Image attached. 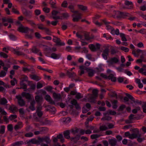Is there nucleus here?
I'll return each mask as SVG.
<instances>
[{"instance_id":"13d9d810","label":"nucleus","mask_w":146,"mask_h":146,"mask_svg":"<svg viewBox=\"0 0 146 146\" xmlns=\"http://www.w3.org/2000/svg\"><path fill=\"white\" fill-rule=\"evenodd\" d=\"M37 26H38V28L40 30H44L45 27H43V25L42 24H40L37 25Z\"/></svg>"},{"instance_id":"864d4df0","label":"nucleus","mask_w":146,"mask_h":146,"mask_svg":"<svg viewBox=\"0 0 146 146\" xmlns=\"http://www.w3.org/2000/svg\"><path fill=\"white\" fill-rule=\"evenodd\" d=\"M65 45V43L64 42H61V41L59 40L57 42L56 45L57 46H64Z\"/></svg>"},{"instance_id":"4468645a","label":"nucleus","mask_w":146,"mask_h":146,"mask_svg":"<svg viewBox=\"0 0 146 146\" xmlns=\"http://www.w3.org/2000/svg\"><path fill=\"white\" fill-rule=\"evenodd\" d=\"M29 77L32 79L36 81H39L40 79V78L39 76L34 74H29Z\"/></svg>"},{"instance_id":"c756f323","label":"nucleus","mask_w":146,"mask_h":146,"mask_svg":"<svg viewBox=\"0 0 146 146\" xmlns=\"http://www.w3.org/2000/svg\"><path fill=\"white\" fill-rule=\"evenodd\" d=\"M100 131H103L106 130L108 129V127L106 126L105 125H103L101 126L99 128Z\"/></svg>"},{"instance_id":"338daca9","label":"nucleus","mask_w":146,"mask_h":146,"mask_svg":"<svg viewBox=\"0 0 146 146\" xmlns=\"http://www.w3.org/2000/svg\"><path fill=\"white\" fill-rule=\"evenodd\" d=\"M43 87L42 84L40 83V82H38L37 83L36 86V88L37 89H38L42 88Z\"/></svg>"},{"instance_id":"7ed1b4c3","label":"nucleus","mask_w":146,"mask_h":146,"mask_svg":"<svg viewBox=\"0 0 146 146\" xmlns=\"http://www.w3.org/2000/svg\"><path fill=\"white\" fill-rule=\"evenodd\" d=\"M125 95L129 98V99L133 102H131V104H133V103H134L137 104H139L140 105L141 104V101L137 100H135L134 98L130 94L128 93H125Z\"/></svg>"},{"instance_id":"f03ea898","label":"nucleus","mask_w":146,"mask_h":146,"mask_svg":"<svg viewBox=\"0 0 146 146\" xmlns=\"http://www.w3.org/2000/svg\"><path fill=\"white\" fill-rule=\"evenodd\" d=\"M22 80L20 82V85L22 86L23 89H24V91H27V85L24 83V82H27V77L25 75H23L22 76Z\"/></svg>"},{"instance_id":"09e8293b","label":"nucleus","mask_w":146,"mask_h":146,"mask_svg":"<svg viewBox=\"0 0 146 146\" xmlns=\"http://www.w3.org/2000/svg\"><path fill=\"white\" fill-rule=\"evenodd\" d=\"M75 98L78 99H80L83 98V96H82L80 93H78L76 94Z\"/></svg>"},{"instance_id":"4be33fe9","label":"nucleus","mask_w":146,"mask_h":146,"mask_svg":"<svg viewBox=\"0 0 146 146\" xmlns=\"http://www.w3.org/2000/svg\"><path fill=\"white\" fill-rule=\"evenodd\" d=\"M116 113L114 111H113L112 110H108L107 113H104V115H106L107 114H110L112 115H114L116 114Z\"/></svg>"},{"instance_id":"774afa93","label":"nucleus","mask_w":146,"mask_h":146,"mask_svg":"<svg viewBox=\"0 0 146 146\" xmlns=\"http://www.w3.org/2000/svg\"><path fill=\"white\" fill-rule=\"evenodd\" d=\"M61 15H62L64 18L66 19L69 17L68 14L66 13H62Z\"/></svg>"},{"instance_id":"f704fd0d","label":"nucleus","mask_w":146,"mask_h":146,"mask_svg":"<svg viewBox=\"0 0 146 146\" xmlns=\"http://www.w3.org/2000/svg\"><path fill=\"white\" fill-rule=\"evenodd\" d=\"M80 134H77L74 137V140L73 141L75 143H76L80 139Z\"/></svg>"},{"instance_id":"f257e3e1","label":"nucleus","mask_w":146,"mask_h":146,"mask_svg":"<svg viewBox=\"0 0 146 146\" xmlns=\"http://www.w3.org/2000/svg\"><path fill=\"white\" fill-rule=\"evenodd\" d=\"M28 92L30 93H32L34 92L36 89V84L32 81H28Z\"/></svg>"},{"instance_id":"423d86ee","label":"nucleus","mask_w":146,"mask_h":146,"mask_svg":"<svg viewBox=\"0 0 146 146\" xmlns=\"http://www.w3.org/2000/svg\"><path fill=\"white\" fill-rule=\"evenodd\" d=\"M39 140L41 143L43 141H45L47 144H49L51 142V141L49 137L46 136L44 137H40Z\"/></svg>"},{"instance_id":"4c0bfd02","label":"nucleus","mask_w":146,"mask_h":146,"mask_svg":"<svg viewBox=\"0 0 146 146\" xmlns=\"http://www.w3.org/2000/svg\"><path fill=\"white\" fill-rule=\"evenodd\" d=\"M143 117V115H138L136 116H134V119L138 120L140 119Z\"/></svg>"},{"instance_id":"a211bd4d","label":"nucleus","mask_w":146,"mask_h":146,"mask_svg":"<svg viewBox=\"0 0 146 146\" xmlns=\"http://www.w3.org/2000/svg\"><path fill=\"white\" fill-rule=\"evenodd\" d=\"M35 102L34 100L31 102L30 105L29 106V108L32 111H34L35 109Z\"/></svg>"},{"instance_id":"6ab92c4d","label":"nucleus","mask_w":146,"mask_h":146,"mask_svg":"<svg viewBox=\"0 0 146 146\" xmlns=\"http://www.w3.org/2000/svg\"><path fill=\"white\" fill-rule=\"evenodd\" d=\"M46 107H47L50 108V111L53 114H54L55 113V112L56 111V110L54 107L52 106H51L50 105H48L46 106Z\"/></svg>"},{"instance_id":"69168bd1","label":"nucleus","mask_w":146,"mask_h":146,"mask_svg":"<svg viewBox=\"0 0 146 146\" xmlns=\"http://www.w3.org/2000/svg\"><path fill=\"white\" fill-rule=\"evenodd\" d=\"M6 74V72L3 70H2L0 72V77L5 76Z\"/></svg>"},{"instance_id":"393cba45","label":"nucleus","mask_w":146,"mask_h":146,"mask_svg":"<svg viewBox=\"0 0 146 146\" xmlns=\"http://www.w3.org/2000/svg\"><path fill=\"white\" fill-rule=\"evenodd\" d=\"M95 97H96L92 94L88 97V100L90 102H94Z\"/></svg>"},{"instance_id":"0e129e2a","label":"nucleus","mask_w":146,"mask_h":146,"mask_svg":"<svg viewBox=\"0 0 146 146\" xmlns=\"http://www.w3.org/2000/svg\"><path fill=\"white\" fill-rule=\"evenodd\" d=\"M12 12H13L15 14H19V12L18 10H17L16 9H15L13 7L12 8Z\"/></svg>"},{"instance_id":"58836bf2","label":"nucleus","mask_w":146,"mask_h":146,"mask_svg":"<svg viewBox=\"0 0 146 146\" xmlns=\"http://www.w3.org/2000/svg\"><path fill=\"white\" fill-rule=\"evenodd\" d=\"M100 135L97 134H93L91 135V138L92 139H94L99 137Z\"/></svg>"},{"instance_id":"9b49d317","label":"nucleus","mask_w":146,"mask_h":146,"mask_svg":"<svg viewBox=\"0 0 146 146\" xmlns=\"http://www.w3.org/2000/svg\"><path fill=\"white\" fill-rule=\"evenodd\" d=\"M9 109L13 113L17 111L18 110L17 107L14 105H12L11 106H10Z\"/></svg>"},{"instance_id":"e433bc0d","label":"nucleus","mask_w":146,"mask_h":146,"mask_svg":"<svg viewBox=\"0 0 146 146\" xmlns=\"http://www.w3.org/2000/svg\"><path fill=\"white\" fill-rule=\"evenodd\" d=\"M81 18V16H76L75 17H73L72 21L74 22H78L79 19Z\"/></svg>"},{"instance_id":"bf43d9fd","label":"nucleus","mask_w":146,"mask_h":146,"mask_svg":"<svg viewBox=\"0 0 146 146\" xmlns=\"http://www.w3.org/2000/svg\"><path fill=\"white\" fill-rule=\"evenodd\" d=\"M43 11L45 13H48L50 12V9L48 7H44L43 8Z\"/></svg>"},{"instance_id":"6e6552de","label":"nucleus","mask_w":146,"mask_h":146,"mask_svg":"<svg viewBox=\"0 0 146 146\" xmlns=\"http://www.w3.org/2000/svg\"><path fill=\"white\" fill-rule=\"evenodd\" d=\"M118 14H119V15L117 16L116 17L117 19H120L123 18L125 16H128L129 14L125 12H117Z\"/></svg>"},{"instance_id":"72a5a7b5","label":"nucleus","mask_w":146,"mask_h":146,"mask_svg":"<svg viewBox=\"0 0 146 146\" xmlns=\"http://www.w3.org/2000/svg\"><path fill=\"white\" fill-rule=\"evenodd\" d=\"M120 37H121V40L123 41H127V39L125 37V35L122 33H120Z\"/></svg>"},{"instance_id":"603ef678","label":"nucleus","mask_w":146,"mask_h":146,"mask_svg":"<svg viewBox=\"0 0 146 146\" xmlns=\"http://www.w3.org/2000/svg\"><path fill=\"white\" fill-rule=\"evenodd\" d=\"M22 98H25L26 99H27V93L23 92L21 94Z\"/></svg>"},{"instance_id":"bb28decb","label":"nucleus","mask_w":146,"mask_h":146,"mask_svg":"<svg viewBox=\"0 0 146 146\" xmlns=\"http://www.w3.org/2000/svg\"><path fill=\"white\" fill-rule=\"evenodd\" d=\"M104 117H102L101 119V120L103 121H105V120H107V121H109L110 120H111V117L108 116H106V115H104Z\"/></svg>"},{"instance_id":"aec40b11","label":"nucleus","mask_w":146,"mask_h":146,"mask_svg":"<svg viewBox=\"0 0 146 146\" xmlns=\"http://www.w3.org/2000/svg\"><path fill=\"white\" fill-rule=\"evenodd\" d=\"M108 79L111 80L113 82H115L116 81V78L115 77H114V75L111 74L108 76Z\"/></svg>"},{"instance_id":"e2e57ef3","label":"nucleus","mask_w":146,"mask_h":146,"mask_svg":"<svg viewBox=\"0 0 146 146\" xmlns=\"http://www.w3.org/2000/svg\"><path fill=\"white\" fill-rule=\"evenodd\" d=\"M77 103V100L75 99H73L71 101V104L74 106H75Z\"/></svg>"},{"instance_id":"39448f33","label":"nucleus","mask_w":146,"mask_h":146,"mask_svg":"<svg viewBox=\"0 0 146 146\" xmlns=\"http://www.w3.org/2000/svg\"><path fill=\"white\" fill-rule=\"evenodd\" d=\"M39 138H40V137H38L37 140L35 138L32 139L28 141V143H31L33 144L40 145V144L41 142L39 140Z\"/></svg>"},{"instance_id":"8fccbe9b","label":"nucleus","mask_w":146,"mask_h":146,"mask_svg":"<svg viewBox=\"0 0 146 146\" xmlns=\"http://www.w3.org/2000/svg\"><path fill=\"white\" fill-rule=\"evenodd\" d=\"M84 36L85 38V39L86 40H88L92 39V38L90 37L89 35L88 34L85 33Z\"/></svg>"},{"instance_id":"c9c22d12","label":"nucleus","mask_w":146,"mask_h":146,"mask_svg":"<svg viewBox=\"0 0 146 146\" xmlns=\"http://www.w3.org/2000/svg\"><path fill=\"white\" fill-rule=\"evenodd\" d=\"M44 30L47 35H51L52 32L48 28H45Z\"/></svg>"},{"instance_id":"f8f14e48","label":"nucleus","mask_w":146,"mask_h":146,"mask_svg":"<svg viewBox=\"0 0 146 146\" xmlns=\"http://www.w3.org/2000/svg\"><path fill=\"white\" fill-rule=\"evenodd\" d=\"M66 74L70 78L75 77L76 76V74L74 72H71L68 70L66 71Z\"/></svg>"},{"instance_id":"37998d69","label":"nucleus","mask_w":146,"mask_h":146,"mask_svg":"<svg viewBox=\"0 0 146 146\" xmlns=\"http://www.w3.org/2000/svg\"><path fill=\"white\" fill-rule=\"evenodd\" d=\"M31 50L34 53H37L39 51V50L35 46L33 47L32 48Z\"/></svg>"},{"instance_id":"4d7b16f0","label":"nucleus","mask_w":146,"mask_h":146,"mask_svg":"<svg viewBox=\"0 0 146 146\" xmlns=\"http://www.w3.org/2000/svg\"><path fill=\"white\" fill-rule=\"evenodd\" d=\"M121 49L124 51L125 52H127L129 51V49L128 48L124 46H122L121 48Z\"/></svg>"},{"instance_id":"c85d7f7f","label":"nucleus","mask_w":146,"mask_h":146,"mask_svg":"<svg viewBox=\"0 0 146 146\" xmlns=\"http://www.w3.org/2000/svg\"><path fill=\"white\" fill-rule=\"evenodd\" d=\"M138 137V135L136 134L135 133H133L132 134H130V135L129 138L131 139H133L135 138H137Z\"/></svg>"},{"instance_id":"b1692460","label":"nucleus","mask_w":146,"mask_h":146,"mask_svg":"<svg viewBox=\"0 0 146 146\" xmlns=\"http://www.w3.org/2000/svg\"><path fill=\"white\" fill-rule=\"evenodd\" d=\"M71 133L73 135H75L79 132V129L77 127H75L74 128L71 129Z\"/></svg>"},{"instance_id":"0eeeda50","label":"nucleus","mask_w":146,"mask_h":146,"mask_svg":"<svg viewBox=\"0 0 146 146\" xmlns=\"http://www.w3.org/2000/svg\"><path fill=\"white\" fill-rule=\"evenodd\" d=\"M17 30L21 33H27V27H25L22 25H21L19 27Z\"/></svg>"},{"instance_id":"79ce46f5","label":"nucleus","mask_w":146,"mask_h":146,"mask_svg":"<svg viewBox=\"0 0 146 146\" xmlns=\"http://www.w3.org/2000/svg\"><path fill=\"white\" fill-rule=\"evenodd\" d=\"M30 72L32 74H35V70L32 67L30 68H28V72Z\"/></svg>"},{"instance_id":"2f4dec72","label":"nucleus","mask_w":146,"mask_h":146,"mask_svg":"<svg viewBox=\"0 0 146 146\" xmlns=\"http://www.w3.org/2000/svg\"><path fill=\"white\" fill-rule=\"evenodd\" d=\"M49 4L51 5V7L53 8L56 9L57 7L56 5V3L52 1H50Z\"/></svg>"},{"instance_id":"de8ad7c7","label":"nucleus","mask_w":146,"mask_h":146,"mask_svg":"<svg viewBox=\"0 0 146 146\" xmlns=\"http://www.w3.org/2000/svg\"><path fill=\"white\" fill-rule=\"evenodd\" d=\"M36 113H37V116L39 117H40L43 115V113L42 111H36Z\"/></svg>"},{"instance_id":"dca6fc26","label":"nucleus","mask_w":146,"mask_h":146,"mask_svg":"<svg viewBox=\"0 0 146 146\" xmlns=\"http://www.w3.org/2000/svg\"><path fill=\"white\" fill-rule=\"evenodd\" d=\"M70 131L69 130H67L63 132L64 137L67 139H69L70 138Z\"/></svg>"},{"instance_id":"a19ab883","label":"nucleus","mask_w":146,"mask_h":146,"mask_svg":"<svg viewBox=\"0 0 146 146\" xmlns=\"http://www.w3.org/2000/svg\"><path fill=\"white\" fill-rule=\"evenodd\" d=\"M132 131L135 133L136 134H137L138 135L139 134H140L139 133V129L137 128H135L133 129H130V131Z\"/></svg>"},{"instance_id":"473e14b6","label":"nucleus","mask_w":146,"mask_h":146,"mask_svg":"<svg viewBox=\"0 0 146 146\" xmlns=\"http://www.w3.org/2000/svg\"><path fill=\"white\" fill-rule=\"evenodd\" d=\"M125 4L126 5H130V7L129 9H131L132 7V5H133L131 1H125Z\"/></svg>"},{"instance_id":"ddd939ff","label":"nucleus","mask_w":146,"mask_h":146,"mask_svg":"<svg viewBox=\"0 0 146 146\" xmlns=\"http://www.w3.org/2000/svg\"><path fill=\"white\" fill-rule=\"evenodd\" d=\"M53 96L54 98L58 100H59L62 98V97L60 94H57L55 92L53 93Z\"/></svg>"},{"instance_id":"412c9836","label":"nucleus","mask_w":146,"mask_h":146,"mask_svg":"<svg viewBox=\"0 0 146 146\" xmlns=\"http://www.w3.org/2000/svg\"><path fill=\"white\" fill-rule=\"evenodd\" d=\"M112 104V108L114 109H116L117 107V105L118 101L116 100H114L113 101H111Z\"/></svg>"},{"instance_id":"6e6d98bb","label":"nucleus","mask_w":146,"mask_h":146,"mask_svg":"<svg viewBox=\"0 0 146 146\" xmlns=\"http://www.w3.org/2000/svg\"><path fill=\"white\" fill-rule=\"evenodd\" d=\"M28 23L33 27H35V24L32 20H28Z\"/></svg>"},{"instance_id":"7c9ffc66","label":"nucleus","mask_w":146,"mask_h":146,"mask_svg":"<svg viewBox=\"0 0 146 146\" xmlns=\"http://www.w3.org/2000/svg\"><path fill=\"white\" fill-rule=\"evenodd\" d=\"M92 95L96 97L98 96V90L97 89H94L92 90Z\"/></svg>"},{"instance_id":"5701e85b","label":"nucleus","mask_w":146,"mask_h":146,"mask_svg":"<svg viewBox=\"0 0 146 146\" xmlns=\"http://www.w3.org/2000/svg\"><path fill=\"white\" fill-rule=\"evenodd\" d=\"M89 48L92 51L95 52L96 50V48L94 45L93 44H90L89 45Z\"/></svg>"},{"instance_id":"052dcab7","label":"nucleus","mask_w":146,"mask_h":146,"mask_svg":"<svg viewBox=\"0 0 146 146\" xmlns=\"http://www.w3.org/2000/svg\"><path fill=\"white\" fill-rule=\"evenodd\" d=\"M109 52V49L108 48H106L103 51V53L106 54L107 55H108Z\"/></svg>"},{"instance_id":"1a4fd4ad","label":"nucleus","mask_w":146,"mask_h":146,"mask_svg":"<svg viewBox=\"0 0 146 146\" xmlns=\"http://www.w3.org/2000/svg\"><path fill=\"white\" fill-rule=\"evenodd\" d=\"M119 61V60L115 57L111 58L110 60L107 61V62L110 65H112L114 63H117Z\"/></svg>"},{"instance_id":"c03bdc74","label":"nucleus","mask_w":146,"mask_h":146,"mask_svg":"<svg viewBox=\"0 0 146 146\" xmlns=\"http://www.w3.org/2000/svg\"><path fill=\"white\" fill-rule=\"evenodd\" d=\"M7 129L8 131H12L13 130V126L12 124H9L7 126Z\"/></svg>"},{"instance_id":"20e7f679","label":"nucleus","mask_w":146,"mask_h":146,"mask_svg":"<svg viewBox=\"0 0 146 146\" xmlns=\"http://www.w3.org/2000/svg\"><path fill=\"white\" fill-rule=\"evenodd\" d=\"M16 98L17 99L18 104L20 106H23L25 105V102L20 95L16 96Z\"/></svg>"},{"instance_id":"cd10ccee","label":"nucleus","mask_w":146,"mask_h":146,"mask_svg":"<svg viewBox=\"0 0 146 146\" xmlns=\"http://www.w3.org/2000/svg\"><path fill=\"white\" fill-rule=\"evenodd\" d=\"M42 106L41 103L38 104L36 106V111H41L42 109Z\"/></svg>"},{"instance_id":"a878e982","label":"nucleus","mask_w":146,"mask_h":146,"mask_svg":"<svg viewBox=\"0 0 146 146\" xmlns=\"http://www.w3.org/2000/svg\"><path fill=\"white\" fill-rule=\"evenodd\" d=\"M7 102V100L4 98L1 99L0 100V103L1 104L5 105Z\"/></svg>"},{"instance_id":"5fc2aeb1","label":"nucleus","mask_w":146,"mask_h":146,"mask_svg":"<svg viewBox=\"0 0 146 146\" xmlns=\"http://www.w3.org/2000/svg\"><path fill=\"white\" fill-rule=\"evenodd\" d=\"M68 5V3L66 1H64L61 4V6L64 7H66Z\"/></svg>"},{"instance_id":"680f3d73","label":"nucleus","mask_w":146,"mask_h":146,"mask_svg":"<svg viewBox=\"0 0 146 146\" xmlns=\"http://www.w3.org/2000/svg\"><path fill=\"white\" fill-rule=\"evenodd\" d=\"M17 118V116L16 115H11V116L9 117V119L11 120H12L16 118Z\"/></svg>"},{"instance_id":"a18cd8bd","label":"nucleus","mask_w":146,"mask_h":146,"mask_svg":"<svg viewBox=\"0 0 146 146\" xmlns=\"http://www.w3.org/2000/svg\"><path fill=\"white\" fill-rule=\"evenodd\" d=\"M79 8L83 11L86 10L87 9V8L86 6H84L82 5H78Z\"/></svg>"},{"instance_id":"9d476101","label":"nucleus","mask_w":146,"mask_h":146,"mask_svg":"<svg viewBox=\"0 0 146 146\" xmlns=\"http://www.w3.org/2000/svg\"><path fill=\"white\" fill-rule=\"evenodd\" d=\"M108 142L111 146H115L116 145L117 141L115 138L109 139L108 140Z\"/></svg>"},{"instance_id":"ea45409f","label":"nucleus","mask_w":146,"mask_h":146,"mask_svg":"<svg viewBox=\"0 0 146 146\" xmlns=\"http://www.w3.org/2000/svg\"><path fill=\"white\" fill-rule=\"evenodd\" d=\"M0 56L5 58H7L8 57V56L7 54L2 52H0Z\"/></svg>"},{"instance_id":"3c124183","label":"nucleus","mask_w":146,"mask_h":146,"mask_svg":"<svg viewBox=\"0 0 146 146\" xmlns=\"http://www.w3.org/2000/svg\"><path fill=\"white\" fill-rule=\"evenodd\" d=\"M142 108L143 109V111L146 113V102L142 106Z\"/></svg>"},{"instance_id":"49530a36","label":"nucleus","mask_w":146,"mask_h":146,"mask_svg":"<svg viewBox=\"0 0 146 146\" xmlns=\"http://www.w3.org/2000/svg\"><path fill=\"white\" fill-rule=\"evenodd\" d=\"M5 131V126L4 125H2L1 126V128L0 130V133L3 134Z\"/></svg>"},{"instance_id":"f3484780","label":"nucleus","mask_w":146,"mask_h":146,"mask_svg":"<svg viewBox=\"0 0 146 146\" xmlns=\"http://www.w3.org/2000/svg\"><path fill=\"white\" fill-rule=\"evenodd\" d=\"M35 100L38 104L41 103V102L42 101L43 98L42 96H40L39 95H37L35 97Z\"/></svg>"},{"instance_id":"2eb2a0df","label":"nucleus","mask_w":146,"mask_h":146,"mask_svg":"<svg viewBox=\"0 0 146 146\" xmlns=\"http://www.w3.org/2000/svg\"><path fill=\"white\" fill-rule=\"evenodd\" d=\"M61 56V54H56L53 53L51 54V57L54 59H59Z\"/></svg>"}]
</instances>
